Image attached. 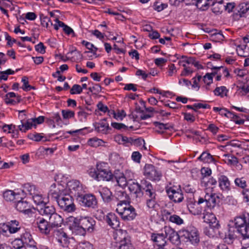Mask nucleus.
<instances>
[{
    "label": "nucleus",
    "instance_id": "nucleus-1",
    "mask_svg": "<svg viewBox=\"0 0 249 249\" xmlns=\"http://www.w3.org/2000/svg\"><path fill=\"white\" fill-rule=\"evenodd\" d=\"M49 197L55 200L60 208L67 213H71L75 210V205L71 195L64 192L51 190Z\"/></svg>",
    "mask_w": 249,
    "mask_h": 249
},
{
    "label": "nucleus",
    "instance_id": "nucleus-2",
    "mask_svg": "<svg viewBox=\"0 0 249 249\" xmlns=\"http://www.w3.org/2000/svg\"><path fill=\"white\" fill-rule=\"evenodd\" d=\"M235 228L241 235L242 244L249 247V213L236 217L234 219Z\"/></svg>",
    "mask_w": 249,
    "mask_h": 249
},
{
    "label": "nucleus",
    "instance_id": "nucleus-3",
    "mask_svg": "<svg viewBox=\"0 0 249 249\" xmlns=\"http://www.w3.org/2000/svg\"><path fill=\"white\" fill-rule=\"evenodd\" d=\"M204 198L200 197L195 206L205 203V206L210 209L213 208L220 202V197L218 195L211 192V189L207 188L205 190Z\"/></svg>",
    "mask_w": 249,
    "mask_h": 249
},
{
    "label": "nucleus",
    "instance_id": "nucleus-4",
    "mask_svg": "<svg viewBox=\"0 0 249 249\" xmlns=\"http://www.w3.org/2000/svg\"><path fill=\"white\" fill-rule=\"evenodd\" d=\"M116 211L125 221L132 220L136 216L135 210L130 205L129 202L117 205Z\"/></svg>",
    "mask_w": 249,
    "mask_h": 249
},
{
    "label": "nucleus",
    "instance_id": "nucleus-5",
    "mask_svg": "<svg viewBox=\"0 0 249 249\" xmlns=\"http://www.w3.org/2000/svg\"><path fill=\"white\" fill-rule=\"evenodd\" d=\"M75 226L82 230V234L86 231L91 232L93 231L95 225V221L89 216H81L74 220Z\"/></svg>",
    "mask_w": 249,
    "mask_h": 249
},
{
    "label": "nucleus",
    "instance_id": "nucleus-6",
    "mask_svg": "<svg viewBox=\"0 0 249 249\" xmlns=\"http://www.w3.org/2000/svg\"><path fill=\"white\" fill-rule=\"evenodd\" d=\"M77 200L83 207L95 209L97 207L98 201L96 196L91 194H82L77 197Z\"/></svg>",
    "mask_w": 249,
    "mask_h": 249
},
{
    "label": "nucleus",
    "instance_id": "nucleus-7",
    "mask_svg": "<svg viewBox=\"0 0 249 249\" xmlns=\"http://www.w3.org/2000/svg\"><path fill=\"white\" fill-rule=\"evenodd\" d=\"M144 175L151 180L159 181L162 174L157 167L151 164H146L144 167Z\"/></svg>",
    "mask_w": 249,
    "mask_h": 249
},
{
    "label": "nucleus",
    "instance_id": "nucleus-8",
    "mask_svg": "<svg viewBox=\"0 0 249 249\" xmlns=\"http://www.w3.org/2000/svg\"><path fill=\"white\" fill-rule=\"evenodd\" d=\"M147 184H151L149 182L146 180H142L141 181V184H139L137 182H135L132 180H128V187L129 191L134 194L136 195V197H140L142 196L143 192H145V189L142 186L143 184L147 186Z\"/></svg>",
    "mask_w": 249,
    "mask_h": 249
},
{
    "label": "nucleus",
    "instance_id": "nucleus-9",
    "mask_svg": "<svg viewBox=\"0 0 249 249\" xmlns=\"http://www.w3.org/2000/svg\"><path fill=\"white\" fill-rule=\"evenodd\" d=\"M182 236L193 245H196L199 242V236L197 230L194 227H187V229L182 231Z\"/></svg>",
    "mask_w": 249,
    "mask_h": 249
},
{
    "label": "nucleus",
    "instance_id": "nucleus-10",
    "mask_svg": "<svg viewBox=\"0 0 249 249\" xmlns=\"http://www.w3.org/2000/svg\"><path fill=\"white\" fill-rule=\"evenodd\" d=\"M16 241L20 242V243L18 244V247H14L17 249L21 248L22 246L24 244L26 245L27 248V249L30 248L31 249H37L36 246L35 245V242L33 239L32 235L30 233L26 231L24 233H23L21 235L20 239L16 240L15 242Z\"/></svg>",
    "mask_w": 249,
    "mask_h": 249
},
{
    "label": "nucleus",
    "instance_id": "nucleus-11",
    "mask_svg": "<svg viewBox=\"0 0 249 249\" xmlns=\"http://www.w3.org/2000/svg\"><path fill=\"white\" fill-rule=\"evenodd\" d=\"M69 191L71 195L74 196L76 199L84 193L82 185L77 180H71L67 184Z\"/></svg>",
    "mask_w": 249,
    "mask_h": 249
},
{
    "label": "nucleus",
    "instance_id": "nucleus-12",
    "mask_svg": "<svg viewBox=\"0 0 249 249\" xmlns=\"http://www.w3.org/2000/svg\"><path fill=\"white\" fill-rule=\"evenodd\" d=\"M145 189V196L147 197V206L149 208H154L156 204V194L152 184H147V187L143 184L142 185Z\"/></svg>",
    "mask_w": 249,
    "mask_h": 249
},
{
    "label": "nucleus",
    "instance_id": "nucleus-13",
    "mask_svg": "<svg viewBox=\"0 0 249 249\" xmlns=\"http://www.w3.org/2000/svg\"><path fill=\"white\" fill-rule=\"evenodd\" d=\"M166 192L170 199L175 203L182 201L184 197L181 190L180 189L176 190L174 187H168L166 189Z\"/></svg>",
    "mask_w": 249,
    "mask_h": 249
},
{
    "label": "nucleus",
    "instance_id": "nucleus-14",
    "mask_svg": "<svg viewBox=\"0 0 249 249\" xmlns=\"http://www.w3.org/2000/svg\"><path fill=\"white\" fill-rule=\"evenodd\" d=\"M166 238L173 244H178L179 242V236L177 232L170 227L165 226L162 230Z\"/></svg>",
    "mask_w": 249,
    "mask_h": 249
},
{
    "label": "nucleus",
    "instance_id": "nucleus-15",
    "mask_svg": "<svg viewBox=\"0 0 249 249\" xmlns=\"http://www.w3.org/2000/svg\"><path fill=\"white\" fill-rule=\"evenodd\" d=\"M25 112V110H22L19 111V117L21 118L20 121L21 124L18 125L19 130L22 132H25L27 130L31 129L33 125L34 121L33 119H27L23 118V116H25V114L22 115L21 113H23Z\"/></svg>",
    "mask_w": 249,
    "mask_h": 249
},
{
    "label": "nucleus",
    "instance_id": "nucleus-16",
    "mask_svg": "<svg viewBox=\"0 0 249 249\" xmlns=\"http://www.w3.org/2000/svg\"><path fill=\"white\" fill-rule=\"evenodd\" d=\"M36 209L40 215L45 219H48L51 215L55 212L54 207L49 204H44L43 206L36 207Z\"/></svg>",
    "mask_w": 249,
    "mask_h": 249
},
{
    "label": "nucleus",
    "instance_id": "nucleus-17",
    "mask_svg": "<svg viewBox=\"0 0 249 249\" xmlns=\"http://www.w3.org/2000/svg\"><path fill=\"white\" fill-rule=\"evenodd\" d=\"M36 224L40 231L45 234H49L51 230L52 229L47 219L43 217L37 218L36 219Z\"/></svg>",
    "mask_w": 249,
    "mask_h": 249
},
{
    "label": "nucleus",
    "instance_id": "nucleus-18",
    "mask_svg": "<svg viewBox=\"0 0 249 249\" xmlns=\"http://www.w3.org/2000/svg\"><path fill=\"white\" fill-rule=\"evenodd\" d=\"M204 222L209 224V226L213 229H219L220 224L215 215L213 213H204L203 217Z\"/></svg>",
    "mask_w": 249,
    "mask_h": 249
},
{
    "label": "nucleus",
    "instance_id": "nucleus-19",
    "mask_svg": "<svg viewBox=\"0 0 249 249\" xmlns=\"http://www.w3.org/2000/svg\"><path fill=\"white\" fill-rule=\"evenodd\" d=\"M95 179L98 181L105 180L109 181L112 180L113 181L114 175L109 170V168L105 169L104 171L100 172L98 173H93L92 175Z\"/></svg>",
    "mask_w": 249,
    "mask_h": 249
},
{
    "label": "nucleus",
    "instance_id": "nucleus-20",
    "mask_svg": "<svg viewBox=\"0 0 249 249\" xmlns=\"http://www.w3.org/2000/svg\"><path fill=\"white\" fill-rule=\"evenodd\" d=\"M14 203L15 208L18 211L25 213H28L31 212L29 202L24 198L15 201Z\"/></svg>",
    "mask_w": 249,
    "mask_h": 249
},
{
    "label": "nucleus",
    "instance_id": "nucleus-21",
    "mask_svg": "<svg viewBox=\"0 0 249 249\" xmlns=\"http://www.w3.org/2000/svg\"><path fill=\"white\" fill-rule=\"evenodd\" d=\"M151 239L161 249H164V247L166 244V238L163 231L160 233H153L151 235Z\"/></svg>",
    "mask_w": 249,
    "mask_h": 249
},
{
    "label": "nucleus",
    "instance_id": "nucleus-22",
    "mask_svg": "<svg viewBox=\"0 0 249 249\" xmlns=\"http://www.w3.org/2000/svg\"><path fill=\"white\" fill-rule=\"evenodd\" d=\"M47 220H48V223L52 229L60 227L63 221V219L62 217L57 213L56 212L53 214L51 215Z\"/></svg>",
    "mask_w": 249,
    "mask_h": 249
},
{
    "label": "nucleus",
    "instance_id": "nucleus-23",
    "mask_svg": "<svg viewBox=\"0 0 249 249\" xmlns=\"http://www.w3.org/2000/svg\"><path fill=\"white\" fill-rule=\"evenodd\" d=\"M106 221L107 223L113 229H117L120 226L119 218L113 213H109L106 216Z\"/></svg>",
    "mask_w": 249,
    "mask_h": 249
},
{
    "label": "nucleus",
    "instance_id": "nucleus-24",
    "mask_svg": "<svg viewBox=\"0 0 249 249\" xmlns=\"http://www.w3.org/2000/svg\"><path fill=\"white\" fill-rule=\"evenodd\" d=\"M99 192L104 202L109 203L114 200V196L110 190L107 187L102 188L99 191Z\"/></svg>",
    "mask_w": 249,
    "mask_h": 249
},
{
    "label": "nucleus",
    "instance_id": "nucleus-25",
    "mask_svg": "<svg viewBox=\"0 0 249 249\" xmlns=\"http://www.w3.org/2000/svg\"><path fill=\"white\" fill-rule=\"evenodd\" d=\"M163 217L170 222L180 225L183 223L184 221L179 216L176 214L171 215V213L166 210L163 212Z\"/></svg>",
    "mask_w": 249,
    "mask_h": 249
},
{
    "label": "nucleus",
    "instance_id": "nucleus-26",
    "mask_svg": "<svg viewBox=\"0 0 249 249\" xmlns=\"http://www.w3.org/2000/svg\"><path fill=\"white\" fill-rule=\"evenodd\" d=\"M218 186L223 191H229L230 188V181L228 177L225 175H221L218 179Z\"/></svg>",
    "mask_w": 249,
    "mask_h": 249
},
{
    "label": "nucleus",
    "instance_id": "nucleus-27",
    "mask_svg": "<svg viewBox=\"0 0 249 249\" xmlns=\"http://www.w3.org/2000/svg\"><path fill=\"white\" fill-rule=\"evenodd\" d=\"M114 196V200H116L119 201L117 205H120L123 203L129 202V196L124 191H118Z\"/></svg>",
    "mask_w": 249,
    "mask_h": 249
},
{
    "label": "nucleus",
    "instance_id": "nucleus-28",
    "mask_svg": "<svg viewBox=\"0 0 249 249\" xmlns=\"http://www.w3.org/2000/svg\"><path fill=\"white\" fill-rule=\"evenodd\" d=\"M95 130L103 134H106L110 129L108 124L106 123V120L104 119L100 122L94 124Z\"/></svg>",
    "mask_w": 249,
    "mask_h": 249
},
{
    "label": "nucleus",
    "instance_id": "nucleus-29",
    "mask_svg": "<svg viewBox=\"0 0 249 249\" xmlns=\"http://www.w3.org/2000/svg\"><path fill=\"white\" fill-rule=\"evenodd\" d=\"M235 10L237 11V12L235 13V15H239L240 17H244V14L249 10V3L247 2L240 3Z\"/></svg>",
    "mask_w": 249,
    "mask_h": 249
},
{
    "label": "nucleus",
    "instance_id": "nucleus-30",
    "mask_svg": "<svg viewBox=\"0 0 249 249\" xmlns=\"http://www.w3.org/2000/svg\"><path fill=\"white\" fill-rule=\"evenodd\" d=\"M118 249H135L131 243L130 238L128 236L124 237L120 242Z\"/></svg>",
    "mask_w": 249,
    "mask_h": 249
},
{
    "label": "nucleus",
    "instance_id": "nucleus-31",
    "mask_svg": "<svg viewBox=\"0 0 249 249\" xmlns=\"http://www.w3.org/2000/svg\"><path fill=\"white\" fill-rule=\"evenodd\" d=\"M10 228V233H15L21 229L19 221L17 220H12L8 223Z\"/></svg>",
    "mask_w": 249,
    "mask_h": 249
},
{
    "label": "nucleus",
    "instance_id": "nucleus-32",
    "mask_svg": "<svg viewBox=\"0 0 249 249\" xmlns=\"http://www.w3.org/2000/svg\"><path fill=\"white\" fill-rule=\"evenodd\" d=\"M4 199L7 201H14L17 199L18 196V194H16L13 191L6 190L3 194Z\"/></svg>",
    "mask_w": 249,
    "mask_h": 249
},
{
    "label": "nucleus",
    "instance_id": "nucleus-33",
    "mask_svg": "<svg viewBox=\"0 0 249 249\" xmlns=\"http://www.w3.org/2000/svg\"><path fill=\"white\" fill-rule=\"evenodd\" d=\"M236 238L234 230L233 228H230L227 233H226L224 237L225 242L228 244L232 243L233 240Z\"/></svg>",
    "mask_w": 249,
    "mask_h": 249
},
{
    "label": "nucleus",
    "instance_id": "nucleus-34",
    "mask_svg": "<svg viewBox=\"0 0 249 249\" xmlns=\"http://www.w3.org/2000/svg\"><path fill=\"white\" fill-rule=\"evenodd\" d=\"M115 180L119 186L124 187L128 185V181L126 180L125 177L123 173L120 176L114 175L113 181Z\"/></svg>",
    "mask_w": 249,
    "mask_h": 249
},
{
    "label": "nucleus",
    "instance_id": "nucleus-35",
    "mask_svg": "<svg viewBox=\"0 0 249 249\" xmlns=\"http://www.w3.org/2000/svg\"><path fill=\"white\" fill-rule=\"evenodd\" d=\"M54 21L57 23H59V26L63 28L64 32L68 35L72 34V36H75L74 32L72 28L65 24L62 21H60L58 18H56Z\"/></svg>",
    "mask_w": 249,
    "mask_h": 249
},
{
    "label": "nucleus",
    "instance_id": "nucleus-36",
    "mask_svg": "<svg viewBox=\"0 0 249 249\" xmlns=\"http://www.w3.org/2000/svg\"><path fill=\"white\" fill-rule=\"evenodd\" d=\"M228 92V90L225 86L216 87L213 90V93L215 95L219 96L221 97H223L224 96H226L227 95Z\"/></svg>",
    "mask_w": 249,
    "mask_h": 249
},
{
    "label": "nucleus",
    "instance_id": "nucleus-37",
    "mask_svg": "<svg viewBox=\"0 0 249 249\" xmlns=\"http://www.w3.org/2000/svg\"><path fill=\"white\" fill-rule=\"evenodd\" d=\"M198 160L203 161L204 162H211L214 161L213 156L209 153L203 152L198 157Z\"/></svg>",
    "mask_w": 249,
    "mask_h": 249
},
{
    "label": "nucleus",
    "instance_id": "nucleus-38",
    "mask_svg": "<svg viewBox=\"0 0 249 249\" xmlns=\"http://www.w3.org/2000/svg\"><path fill=\"white\" fill-rule=\"evenodd\" d=\"M55 234L56 235V238L60 243L62 244L63 242H66L67 235L65 232L60 230H57L55 231Z\"/></svg>",
    "mask_w": 249,
    "mask_h": 249
},
{
    "label": "nucleus",
    "instance_id": "nucleus-39",
    "mask_svg": "<svg viewBox=\"0 0 249 249\" xmlns=\"http://www.w3.org/2000/svg\"><path fill=\"white\" fill-rule=\"evenodd\" d=\"M223 157L225 158L224 160L228 164L235 165L238 163V159L234 156L225 154Z\"/></svg>",
    "mask_w": 249,
    "mask_h": 249
},
{
    "label": "nucleus",
    "instance_id": "nucleus-40",
    "mask_svg": "<svg viewBox=\"0 0 249 249\" xmlns=\"http://www.w3.org/2000/svg\"><path fill=\"white\" fill-rule=\"evenodd\" d=\"M32 198L35 203L37 205V207H39V206H43L44 204H46L41 195L35 194L33 196Z\"/></svg>",
    "mask_w": 249,
    "mask_h": 249
},
{
    "label": "nucleus",
    "instance_id": "nucleus-41",
    "mask_svg": "<svg viewBox=\"0 0 249 249\" xmlns=\"http://www.w3.org/2000/svg\"><path fill=\"white\" fill-rule=\"evenodd\" d=\"M40 21L41 25L44 26L48 28L49 25V22H50L51 25L52 26L53 25V23L51 22L50 19L47 17V16H44L43 14H39Z\"/></svg>",
    "mask_w": 249,
    "mask_h": 249
},
{
    "label": "nucleus",
    "instance_id": "nucleus-42",
    "mask_svg": "<svg viewBox=\"0 0 249 249\" xmlns=\"http://www.w3.org/2000/svg\"><path fill=\"white\" fill-rule=\"evenodd\" d=\"M154 124L156 126L155 132L159 134H163L164 132V124L159 122H154Z\"/></svg>",
    "mask_w": 249,
    "mask_h": 249
},
{
    "label": "nucleus",
    "instance_id": "nucleus-43",
    "mask_svg": "<svg viewBox=\"0 0 249 249\" xmlns=\"http://www.w3.org/2000/svg\"><path fill=\"white\" fill-rule=\"evenodd\" d=\"M21 81L23 83V85L22 87V89L25 91H29L32 89H35V88L30 85L28 80V78L26 76L22 78Z\"/></svg>",
    "mask_w": 249,
    "mask_h": 249
},
{
    "label": "nucleus",
    "instance_id": "nucleus-44",
    "mask_svg": "<svg viewBox=\"0 0 249 249\" xmlns=\"http://www.w3.org/2000/svg\"><path fill=\"white\" fill-rule=\"evenodd\" d=\"M107 168H108V166L107 163L101 162L97 163L96 165V170L94 172V173H98L100 172L104 171L105 169H107Z\"/></svg>",
    "mask_w": 249,
    "mask_h": 249
},
{
    "label": "nucleus",
    "instance_id": "nucleus-45",
    "mask_svg": "<svg viewBox=\"0 0 249 249\" xmlns=\"http://www.w3.org/2000/svg\"><path fill=\"white\" fill-rule=\"evenodd\" d=\"M167 7L165 3H162L160 2L156 1L154 4V9L158 12H160Z\"/></svg>",
    "mask_w": 249,
    "mask_h": 249
},
{
    "label": "nucleus",
    "instance_id": "nucleus-46",
    "mask_svg": "<svg viewBox=\"0 0 249 249\" xmlns=\"http://www.w3.org/2000/svg\"><path fill=\"white\" fill-rule=\"evenodd\" d=\"M82 92V88H81L80 85L77 84L73 85L70 90L71 94H80Z\"/></svg>",
    "mask_w": 249,
    "mask_h": 249
},
{
    "label": "nucleus",
    "instance_id": "nucleus-47",
    "mask_svg": "<svg viewBox=\"0 0 249 249\" xmlns=\"http://www.w3.org/2000/svg\"><path fill=\"white\" fill-rule=\"evenodd\" d=\"M62 114L65 119L73 118L74 116V112L70 110H62Z\"/></svg>",
    "mask_w": 249,
    "mask_h": 249
},
{
    "label": "nucleus",
    "instance_id": "nucleus-48",
    "mask_svg": "<svg viewBox=\"0 0 249 249\" xmlns=\"http://www.w3.org/2000/svg\"><path fill=\"white\" fill-rule=\"evenodd\" d=\"M238 90H240L239 94L241 96H245L247 93H249V86H246L245 85H242L241 86H237Z\"/></svg>",
    "mask_w": 249,
    "mask_h": 249
},
{
    "label": "nucleus",
    "instance_id": "nucleus-49",
    "mask_svg": "<svg viewBox=\"0 0 249 249\" xmlns=\"http://www.w3.org/2000/svg\"><path fill=\"white\" fill-rule=\"evenodd\" d=\"M236 186L241 187V188H245L246 185V181L244 178H236L234 180Z\"/></svg>",
    "mask_w": 249,
    "mask_h": 249
},
{
    "label": "nucleus",
    "instance_id": "nucleus-50",
    "mask_svg": "<svg viewBox=\"0 0 249 249\" xmlns=\"http://www.w3.org/2000/svg\"><path fill=\"white\" fill-rule=\"evenodd\" d=\"M10 232V228L8 224L2 223H0V233L6 235L7 231Z\"/></svg>",
    "mask_w": 249,
    "mask_h": 249
},
{
    "label": "nucleus",
    "instance_id": "nucleus-51",
    "mask_svg": "<svg viewBox=\"0 0 249 249\" xmlns=\"http://www.w3.org/2000/svg\"><path fill=\"white\" fill-rule=\"evenodd\" d=\"M77 249H93L92 245L88 242H81L79 244Z\"/></svg>",
    "mask_w": 249,
    "mask_h": 249
},
{
    "label": "nucleus",
    "instance_id": "nucleus-52",
    "mask_svg": "<svg viewBox=\"0 0 249 249\" xmlns=\"http://www.w3.org/2000/svg\"><path fill=\"white\" fill-rule=\"evenodd\" d=\"M111 126L113 128L118 130L123 129L124 130H126L128 129V127L122 123H112Z\"/></svg>",
    "mask_w": 249,
    "mask_h": 249
},
{
    "label": "nucleus",
    "instance_id": "nucleus-53",
    "mask_svg": "<svg viewBox=\"0 0 249 249\" xmlns=\"http://www.w3.org/2000/svg\"><path fill=\"white\" fill-rule=\"evenodd\" d=\"M28 138L33 141L39 142L44 138L40 134L35 133V134H30L28 135Z\"/></svg>",
    "mask_w": 249,
    "mask_h": 249
},
{
    "label": "nucleus",
    "instance_id": "nucleus-54",
    "mask_svg": "<svg viewBox=\"0 0 249 249\" xmlns=\"http://www.w3.org/2000/svg\"><path fill=\"white\" fill-rule=\"evenodd\" d=\"M214 229L210 226L205 227L203 229V233L209 237H213L214 236L213 234Z\"/></svg>",
    "mask_w": 249,
    "mask_h": 249
},
{
    "label": "nucleus",
    "instance_id": "nucleus-55",
    "mask_svg": "<svg viewBox=\"0 0 249 249\" xmlns=\"http://www.w3.org/2000/svg\"><path fill=\"white\" fill-rule=\"evenodd\" d=\"M45 48L46 47L42 42H40L35 46L36 51L41 54H44L45 53Z\"/></svg>",
    "mask_w": 249,
    "mask_h": 249
},
{
    "label": "nucleus",
    "instance_id": "nucleus-56",
    "mask_svg": "<svg viewBox=\"0 0 249 249\" xmlns=\"http://www.w3.org/2000/svg\"><path fill=\"white\" fill-rule=\"evenodd\" d=\"M142 155L139 152L135 151L132 153L131 158L132 159L137 163L140 162Z\"/></svg>",
    "mask_w": 249,
    "mask_h": 249
},
{
    "label": "nucleus",
    "instance_id": "nucleus-57",
    "mask_svg": "<svg viewBox=\"0 0 249 249\" xmlns=\"http://www.w3.org/2000/svg\"><path fill=\"white\" fill-rule=\"evenodd\" d=\"M88 144L93 147H97L99 145V140L96 138H93L90 139L88 142Z\"/></svg>",
    "mask_w": 249,
    "mask_h": 249
},
{
    "label": "nucleus",
    "instance_id": "nucleus-58",
    "mask_svg": "<svg viewBox=\"0 0 249 249\" xmlns=\"http://www.w3.org/2000/svg\"><path fill=\"white\" fill-rule=\"evenodd\" d=\"M222 3V0H219L217 2L214 3L213 0H203L202 1V6H204L205 7L209 6L210 5H215L217 3L221 4Z\"/></svg>",
    "mask_w": 249,
    "mask_h": 249
},
{
    "label": "nucleus",
    "instance_id": "nucleus-59",
    "mask_svg": "<svg viewBox=\"0 0 249 249\" xmlns=\"http://www.w3.org/2000/svg\"><path fill=\"white\" fill-rule=\"evenodd\" d=\"M116 141H118L120 143H126L128 142V137L119 135L115 137Z\"/></svg>",
    "mask_w": 249,
    "mask_h": 249
},
{
    "label": "nucleus",
    "instance_id": "nucleus-60",
    "mask_svg": "<svg viewBox=\"0 0 249 249\" xmlns=\"http://www.w3.org/2000/svg\"><path fill=\"white\" fill-rule=\"evenodd\" d=\"M225 10L229 13L231 12H233L234 13H236V10H233L235 8V3L234 2L227 3L226 5L225 6Z\"/></svg>",
    "mask_w": 249,
    "mask_h": 249
},
{
    "label": "nucleus",
    "instance_id": "nucleus-61",
    "mask_svg": "<svg viewBox=\"0 0 249 249\" xmlns=\"http://www.w3.org/2000/svg\"><path fill=\"white\" fill-rule=\"evenodd\" d=\"M201 174L203 177L209 176L212 174V170L208 167H203L201 169Z\"/></svg>",
    "mask_w": 249,
    "mask_h": 249
},
{
    "label": "nucleus",
    "instance_id": "nucleus-62",
    "mask_svg": "<svg viewBox=\"0 0 249 249\" xmlns=\"http://www.w3.org/2000/svg\"><path fill=\"white\" fill-rule=\"evenodd\" d=\"M207 129L210 130L213 134H216L219 130V128L215 124H211L209 125Z\"/></svg>",
    "mask_w": 249,
    "mask_h": 249
},
{
    "label": "nucleus",
    "instance_id": "nucleus-63",
    "mask_svg": "<svg viewBox=\"0 0 249 249\" xmlns=\"http://www.w3.org/2000/svg\"><path fill=\"white\" fill-rule=\"evenodd\" d=\"M204 82L207 84L208 85H210L211 83H213V78L209 74V73H207L203 77Z\"/></svg>",
    "mask_w": 249,
    "mask_h": 249
},
{
    "label": "nucleus",
    "instance_id": "nucleus-64",
    "mask_svg": "<svg viewBox=\"0 0 249 249\" xmlns=\"http://www.w3.org/2000/svg\"><path fill=\"white\" fill-rule=\"evenodd\" d=\"M92 89V92H94L93 94H97L102 90V88L100 85L96 84L93 85V86H91Z\"/></svg>",
    "mask_w": 249,
    "mask_h": 249
}]
</instances>
